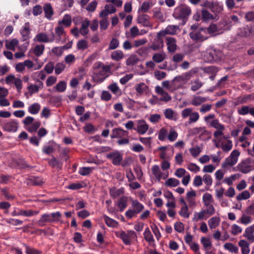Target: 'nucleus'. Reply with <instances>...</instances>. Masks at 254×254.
I'll use <instances>...</instances> for the list:
<instances>
[{
	"instance_id": "nucleus-25",
	"label": "nucleus",
	"mask_w": 254,
	"mask_h": 254,
	"mask_svg": "<svg viewBox=\"0 0 254 254\" xmlns=\"http://www.w3.org/2000/svg\"><path fill=\"white\" fill-rule=\"evenodd\" d=\"M128 134L127 131H126L121 127L114 128L112 130L111 134V138H120L127 136Z\"/></svg>"
},
{
	"instance_id": "nucleus-1",
	"label": "nucleus",
	"mask_w": 254,
	"mask_h": 254,
	"mask_svg": "<svg viewBox=\"0 0 254 254\" xmlns=\"http://www.w3.org/2000/svg\"><path fill=\"white\" fill-rule=\"evenodd\" d=\"M214 200L212 195L208 192L203 194L202 196V202L203 208L199 212L194 213L192 217L193 222H198L200 220H206L215 213V209L213 205Z\"/></svg>"
},
{
	"instance_id": "nucleus-61",
	"label": "nucleus",
	"mask_w": 254,
	"mask_h": 254,
	"mask_svg": "<svg viewBox=\"0 0 254 254\" xmlns=\"http://www.w3.org/2000/svg\"><path fill=\"white\" fill-rule=\"evenodd\" d=\"M23 246L25 248V253L26 254H41V252L34 248L30 247L26 244L23 243Z\"/></svg>"
},
{
	"instance_id": "nucleus-59",
	"label": "nucleus",
	"mask_w": 254,
	"mask_h": 254,
	"mask_svg": "<svg viewBox=\"0 0 254 254\" xmlns=\"http://www.w3.org/2000/svg\"><path fill=\"white\" fill-rule=\"evenodd\" d=\"M250 197L251 194L250 192L248 190H246L237 195L236 198L238 200L240 201L249 199Z\"/></svg>"
},
{
	"instance_id": "nucleus-8",
	"label": "nucleus",
	"mask_w": 254,
	"mask_h": 254,
	"mask_svg": "<svg viewBox=\"0 0 254 254\" xmlns=\"http://www.w3.org/2000/svg\"><path fill=\"white\" fill-rule=\"evenodd\" d=\"M211 127L216 129L213 132V136L215 139H222L224 135L225 126L220 123L217 119H214L211 122Z\"/></svg>"
},
{
	"instance_id": "nucleus-60",
	"label": "nucleus",
	"mask_w": 254,
	"mask_h": 254,
	"mask_svg": "<svg viewBox=\"0 0 254 254\" xmlns=\"http://www.w3.org/2000/svg\"><path fill=\"white\" fill-rule=\"evenodd\" d=\"M41 125L40 122L36 121L26 127L27 130L30 132H35Z\"/></svg>"
},
{
	"instance_id": "nucleus-31",
	"label": "nucleus",
	"mask_w": 254,
	"mask_h": 254,
	"mask_svg": "<svg viewBox=\"0 0 254 254\" xmlns=\"http://www.w3.org/2000/svg\"><path fill=\"white\" fill-rule=\"evenodd\" d=\"M244 236L251 242H254V223L246 229Z\"/></svg>"
},
{
	"instance_id": "nucleus-51",
	"label": "nucleus",
	"mask_w": 254,
	"mask_h": 254,
	"mask_svg": "<svg viewBox=\"0 0 254 254\" xmlns=\"http://www.w3.org/2000/svg\"><path fill=\"white\" fill-rule=\"evenodd\" d=\"M123 52L121 50H116L113 52L111 54V57L113 60L119 61L124 58Z\"/></svg>"
},
{
	"instance_id": "nucleus-53",
	"label": "nucleus",
	"mask_w": 254,
	"mask_h": 254,
	"mask_svg": "<svg viewBox=\"0 0 254 254\" xmlns=\"http://www.w3.org/2000/svg\"><path fill=\"white\" fill-rule=\"evenodd\" d=\"M224 248L232 253H238L239 251L238 248L231 243H227L224 244Z\"/></svg>"
},
{
	"instance_id": "nucleus-16",
	"label": "nucleus",
	"mask_w": 254,
	"mask_h": 254,
	"mask_svg": "<svg viewBox=\"0 0 254 254\" xmlns=\"http://www.w3.org/2000/svg\"><path fill=\"white\" fill-rule=\"evenodd\" d=\"M136 125L134 129L140 135H143L147 132L149 129V125L144 120H139L136 121Z\"/></svg>"
},
{
	"instance_id": "nucleus-48",
	"label": "nucleus",
	"mask_w": 254,
	"mask_h": 254,
	"mask_svg": "<svg viewBox=\"0 0 254 254\" xmlns=\"http://www.w3.org/2000/svg\"><path fill=\"white\" fill-rule=\"evenodd\" d=\"M252 221L253 219L251 216L244 214L242 215L241 217L237 220V222L245 225H247L250 224Z\"/></svg>"
},
{
	"instance_id": "nucleus-44",
	"label": "nucleus",
	"mask_w": 254,
	"mask_h": 254,
	"mask_svg": "<svg viewBox=\"0 0 254 254\" xmlns=\"http://www.w3.org/2000/svg\"><path fill=\"white\" fill-rule=\"evenodd\" d=\"M40 109V105L38 103H34L29 106L28 111L31 114L36 115L39 113Z\"/></svg>"
},
{
	"instance_id": "nucleus-26",
	"label": "nucleus",
	"mask_w": 254,
	"mask_h": 254,
	"mask_svg": "<svg viewBox=\"0 0 254 254\" xmlns=\"http://www.w3.org/2000/svg\"><path fill=\"white\" fill-rule=\"evenodd\" d=\"M20 34L23 38V40H26L30 38V25L29 22H26L22 27Z\"/></svg>"
},
{
	"instance_id": "nucleus-34",
	"label": "nucleus",
	"mask_w": 254,
	"mask_h": 254,
	"mask_svg": "<svg viewBox=\"0 0 254 254\" xmlns=\"http://www.w3.org/2000/svg\"><path fill=\"white\" fill-rule=\"evenodd\" d=\"M43 87V83L42 82H39L37 84H31L28 86L29 92L31 95L35 94L39 92L40 89Z\"/></svg>"
},
{
	"instance_id": "nucleus-9",
	"label": "nucleus",
	"mask_w": 254,
	"mask_h": 254,
	"mask_svg": "<svg viewBox=\"0 0 254 254\" xmlns=\"http://www.w3.org/2000/svg\"><path fill=\"white\" fill-rule=\"evenodd\" d=\"M240 155V152L238 150L232 151L230 155L225 159L224 162L222 164V168H226L228 167L235 165L238 161V157Z\"/></svg>"
},
{
	"instance_id": "nucleus-63",
	"label": "nucleus",
	"mask_w": 254,
	"mask_h": 254,
	"mask_svg": "<svg viewBox=\"0 0 254 254\" xmlns=\"http://www.w3.org/2000/svg\"><path fill=\"white\" fill-rule=\"evenodd\" d=\"M178 135L177 131L174 128H171L168 134L167 138L169 141L173 142L177 139Z\"/></svg>"
},
{
	"instance_id": "nucleus-30",
	"label": "nucleus",
	"mask_w": 254,
	"mask_h": 254,
	"mask_svg": "<svg viewBox=\"0 0 254 254\" xmlns=\"http://www.w3.org/2000/svg\"><path fill=\"white\" fill-rule=\"evenodd\" d=\"M209 100V97H202L200 96H194L191 100L190 103L194 106H199L202 103Z\"/></svg>"
},
{
	"instance_id": "nucleus-50",
	"label": "nucleus",
	"mask_w": 254,
	"mask_h": 254,
	"mask_svg": "<svg viewBox=\"0 0 254 254\" xmlns=\"http://www.w3.org/2000/svg\"><path fill=\"white\" fill-rule=\"evenodd\" d=\"M66 82L60 81L54 87V89L59 92H64L66 90Z\"/></svg>"
},
{
	"instance_id": "nucleus-7",
	"label": "nucleus",
	"mask_w": 254,
	"mask_h": 254,
	"mask_svg": "<svg viewBox=\"0 0 254 254\" xmlns=\"http://www.w3.org/2000/svg\"><path fill=\"white\" fill-rule=\"evenodd\" d=\"M222 57V53L215 49L207 50L204 56V60L208 63L219 61Z\"/></svg>"
},
{
	"instance_id": "nucleus-45",
	"label": "nucleus",
	"mask_w": 254,
	"mask_h": 254,
	"mask_svg": "<svg viewBox=\"0 0 254 254\" xmlns=\"http://www.w3.org/2000/svg\"><path fill=\"white\" fill-rule=\"evenodd\" d=\"M103 218L106 225L108 227L112 228L118 227L119 223L116 220L113 219L105 215L103 216Z\"/></svg>"
},
{
	"instance_id": "nucleus-17",
	"label": "nucleus",
	"mask_w": 254,
	"mask_h": 254,
	"mask_svg": "<svg viewBox=\"0 0 254 254\" xmlns=\"http://www.w3.org/2000/svg\"><path fill=\"white\" fill-rule=\"evenodd\" d=\"M151 171L155 178L158 181H160L162 179H165L168 177V173L162 172L160 167L157 165L152 166Z\"/></svg>"
},
{
	"instance_id": "nucleus-2",
	"label": "nucleus",
	"mask_w": 254,
	"mask_h": 254,
	"mask_svg": "<svg viewBox=\"0 0 254 254\" xmlns=\"http://www.w3.org/2000/svg\"><path fill=\"white\" fill-rule=\"evenodd\" d=\"M144 205L137 199H131V208L125 212V216L128 219L135 217L143 210Z\"/></svg>"
},
{
	"instance_id": "nucleus-29",
	"label": "nucleus",
	"mask_w": 254,
	"mask_h": 254,
	"mask_svg": "<svg viewBox=\"0 0 254 254\" xmlns=\"http://www.w3.org/2000/svg\"><path fill=\"white\" fill-rule=\"evenodd\" d=\"M90 21L87 18H85L81 21V27L79 29L80 31V34L82 36H86L89 33V26L90 25Z\"/></svg>"
},
{
	"instance_id": "nucleus-27",
	"label": "nucleus",
	"mask_w": 254,
	"mask_h": 254,
	"mask_svg": "<svg viewBox=\"0 0 254 254\" xmlns=\"http://www.w3.org/2000/svg\"><path fill=\"white\" fill-rule=\"evenodd\" d=\"M166 40L168 51L170 53H174L177 47L176 39L173 37H168Z\"/></svg>"
},
{
	"instance_id": "nucleus-23",
	"label": "nucleus",
	"mask_w": 254,
	"mask_h": 254,
	"mask_svg": "<svg viewBox=\"0 0 254 254\" xmlns=\"http://www.w3.org/2000/svg\"><path fill=\"white\" fill-rule=\"evenodd\" d=\"M221 149L225 152L230 151L233 147V142L224 136L220 140Z\"/></svg>"
},
{
	"instance_id": "nucleus-38",
	"label": "nucleus",
	"mask_w": 254,
	"mask_h": 254,
	"mask_svg": "<svg viewBox=\"0 0 254 254\" xmlns=\"http://www.w3.org/2000/svg\"><path fill=\"white\" fill-rule=\"evenodd\" d=\"M127 197L126 196L121 197L118 200L117 206L120 211H123L127 206Z\"/></svg>"
},
{
	"instance_id": "nucleus-42",
	"label": "nucleus",
	"mask_w": 254,
	"mask_h": 254,
	"mask_svg": "<svg viewBox=\"0 0 254 254\" xmlns=\"http://www.w3.org/2000/svg\"><path fill=\"white\" fill-rule=\"evenodd\" d=\"M44 11L45 17L47 19H50L54 13L51 4L49 3H46L44 6Z\"/></svg>"
},
{
	"instance_id": "nucleus-57",
	"label": "nucleus",
	"mask_w": 254,
	"mask_h": 254,
	"mask_svg": "<svg viewBox=\"0 0 254 254\" xmlns=\"http://www.w3.org/2000/svg\"><path fill=\"white\" fill-rule=\"evenodd\" d=\"M179 180L175 178H169L165 182V185L167 187H175L180 184Z\"/></svg>"
},
{
	"instance_id": "nucleus-58",
	"label": "nucleus",
	"mask_w": 254,
	"mask_h": 254,
	"mask_svg": "<svg viewBox=\"0 0 254 254\" xmlns=\"http://www.w3.org/2000/svg\"><path fill=\"white\" fill-rule=\"evenodd\" d=\"M97 56V54L94 53L89 56L84 62L83 65L85 67L89 66L91 64L92 62L96 59Z\"/></svg>"
},
{
	"instance_id": "nucleus-49",
	"label": "nucleus",
	"mask_w": 254,
	"mask_h": 254,
	"mask_svg": "<svg viewBox=\"0 0 254 254\" xmlns=\"http://www.w3.org/2000/svg\"><path fill=\"white\" fill-rule=\"evenodd\" d=\"M45 50V46L44 45H36L32 50L34 55L37 57H40L43 54Z\"/></svg>"
},
{
	"instance_id": "nucleus-36",
	"label": "nucleus",
	"mask_w": 254,
	"mask_h": 254,
	"mask_svg": "<svg viewBox=\"0 0 254 254\" xmlns=\"http://www.w3.org/2000/svg\"><path fill=\"white\" fill-rule=\"evenodd\" d=\"M221 219L219 217L213 216L208 220V225L210 229H214L220 224Z\"/></svg>"
},
{
	"instance_id": "nucleus-64",
	"label": "nucleus",
	"mask_w": 254,
	"mask_h": 254,
	"mask_svg": "<svg viewBox=\"0 0 254 254\" xmlns=\"http://www.w3.org/2000/svg\"><path fill=\"white\" fill-rule=\"evenodd\" d=\"M250 108L249 106H242L238 109V113L240 115H246L250 113Z\"/></svg>"
},
{
	"instance_id": "nucleus-6",
	"label": "nucleus",
	"mask_w": 254,
	"mask_h": 254,
	"mask_svg": "<svg viewBox=\"0 0 254 254\" xmlns=\"http://www.w3.org/2000/svg\"><path fill=\"white\" fill-rule=\"evenodd\" d=\"M61 214L60 212H56L51 214H44L41 217L38 221V224L41 226H43L45 223H52L59 221Z\"/></svg>"
},
{
	"instance_id": "nucleus-21",
	"label": "nucleus",
	"mask_w": 254,
	"mask_h": 254,
	"mask_svg": "<svg viewBox=\"0 0 254 254\" xmlns=\"http://www.w3.org/2000/svg\"><path fill=\"white\" fill-rule=\"evenodd\" d=\"M137 22L145 27H151L152 24L150 21V17L145 14H139L136 19Z\"/></svg>"
},
{
	"instance_id": "nucleus-18",
	"label": "nucleus",
	"mask_w": 254,
	"mask_h": 254,
	"mask_svg": "<svg viewBox=\"0 0 254 254\" xmlns=\"http://www.w3.org/2000/svg\"><path fill=\"white\" fill-rule=\"evenodd\" d=\"M106 157L108 159L111 160L114 165H119L123 160L122 154L118 151L107 154Z\"/></svg>"
},
{
	"instance_id": "nucleus-11",
	"label": "nucleus",
	"mask_w": 254,
	"mask_h": 254,
	"mask_svg": "<svg viewBox=\"0 0 254 254\" xmlns=\"http://www.w3.org/2000/svg\"><path fill=\"white\" fill-rule=\"evenodd\" d=\"M190 38L196 42H202L207 39L206 29L199 28L198 30H193L190 33Z\"/></svg>"
},
{
	"instance_id": "nucleus-40",
	"label": "nucleus",
	"mask_w": 254,
	"mask_h": 254,
	"mask_svg": "<svg viewBox=\"0 0 254 254\" xmlns=\"http://www.w3.org/2000/svg\"><path fill=\"white\" fill-rule=\"evenodd\" d=\"M167 55L164 52H161L154 54L152 56V60L156 63H160L166 58Z\"/></svg>"
},
{
	"instance_id": "nucleus-20",
	"label": "nucleus",
	"mask_w": 254,
	"mask_h": 254,
	"mask_svg": "<svg viewBox=\"0 0 254 254\" xmlns=\"http://www.w3.org/2000/svg\"><path fill=\"white\" fill-rule=\"evenodd\" d=\"M134 89L138 96L146 95L149 91V87L144 82L136 84Z\"/></svg>"
},
{
	"instance_id": "nucleus-24",
	"label": "nucleus",
	"mask_w": 254,
	"mask_h": 254,
	"mask_svg": "<svg viewBox=\"0 0 254 254\" xmlns=\"http://www.w3.org/2000/svg\"><path fill=\"white\" fill-rule=\"evenodd\" d=\"M72 23L71 16L68 14H64L63 18L58 21L57 25L64 28H67L71 26Z\"/></svg>"
},
{
	"instance_id": "nucleus-28",
	"label": "nucleus",
	"mask_w": 254,
	"mask_h": 254,
	"mask_svg": "<svg viewBox=\"0 0 254 254\" xmlns=\"http://www.w3.org/2000/svg\"><path fill=\"white\" fill-rule=\"evenodd\" d=\"M46 74L44 70H40L33 72L31 75L32 79L39 83V82H42L45 79Z\"/></svg>"
},
{
	"instance_id": "nucleus-13",
	"label": "nucleus",
	"mask_w": 254,
	"mask_h": 254,
	"mask_svg": "<svg viewBox=\"0 0 254 254\" xmlns=\"http://www.w3.org/2000/svg\"><path fill=\"white\" fill-rule=\"evenodd\" d=\"M254 169V165L249 159L242 161L237 166V170L244 174L248 173Z\"/></svg>"
},
{
	"instance_id": "nucleus-4",
	"label": "nucleus",
	"mask_w": 254,
	"mask_h": 254,
	"mask_svg": "<svg viewBox=\"0 0 254 254\" xmlns=\"http://www.w3.org/2000/svg\"><path fill=\"white\" fill-rule=\"evenodd\" d=\"M191 13V9L187 5H180L176 7L173 13L175 19L186 21Z\"/></svg>"
},
{
	"instance_id": "nucleus-46",
	"label": "nucleus",
	"mask_w": 254,
	"mask_h": 254,
	"mask_svg": "<svg viewBox=\"0 0 254 254\" xmlns=\"http://www.w3.org/2000/svg\"><path fill=\"white\" fill-rule=\"evenodd\" d=\"M153 6L152 2L149 1H144L140 7L138 9V12L145 13L147 12L149 9Z\"/></svg>"
},
{
	"instance_id": "nucleus-10",
	"label": "nucleus",
	"mask_w": 254,
	"mask_h": 254,
	"mask_svg": "<svg viewBox=\"0 0 254 254\" xmlns=\"http://www.w3.org/2000/svg\"><path fill=\"white\" fill-rule=\"evenodd\" d=\"M117 236L121 239L126 245H130L132 240L136 238L135 233L132 230L119 232L117 233Z\"/></svg>"
},
{
	"instance_id": "nucleus-3",
	"label": "nucleus",
	"mask_w": 254,
	"mask_h": 254,
	"mask_svg": "<svg viewBox=\"0 0 254 254\" xmlns=\"http://www.w3.org/2000/svg\"><path fill=\"white\" fill-rule=\"evenodd\" d=\"M52 42L64 44L66 41L67 34L64 29L63 27L57 25L55 28V33H51Z\"/></svg>"
},
{
	"instance_id": "nucleus-41",
	"label": "nucleus",
	"mask_w": 254,
	"mask_h": 254,
	"mask_svg": "<svg viewBox=\"0 0 254 254\" xmlns=\"http://www.w3.org/2000/svg\"><path fill=\"white\" fill-rule=\"evenodd\" d=\"M124 192L125 191L123 188L117 189L114 187L110 189V194L113 198L118 197L120 195L124 194Z\"/></svg>"
},
{
	"instance_id": "nucleus-22",
	"label": "nucleus",
	"mask_w": 254,
	"mask_h": 254,
	"mask_svg": "<svg viewBox=\"0 0 254 254\" xmlns=\"http://www.w3.org/2000/svg\"><path fill=\"white\" fill-rule=\"evenodd\" d=\"M155 90L160 96V101L167 102L171 100V96L160 86H156Z\"/></svg>"
},
{
	"instance_id": "nucleus-14",
	"label": "nucleus",
	"mask_w": 254,
	"mask_h": 254,
	"mask_svg": "<svg viewBox=\"0 0 254 254\" xmlns=\"http://www.w3.org/2000/svg\"><path fill=\"white\" fill-rule=\"evenodd\" d=\"M165 36L164 34L161 31L158 32L150 48L154 51L158 50L163 48L164 47L163 38Z\"/></svg>"
},
{
	"instance_id": "nucleus-35",
	"label": "nucleus",
	"mask_w": 254,
	"mask_h": 254,
	"mask_svg": "<svg viewBox=\"0 0 254 254\" xmlns=\"http://www.w3.org/2000/svg\"><path fill=\"white\" fill-rule=\"evenodd\" d=\"M19 44V41L17 39L7 40L5 41V46L7 49L15 51Z\"/></svg>"
},
{
	"instance_id": "nucleus-47",
	"label": "nucleus",
	"mask_w": 254,
	"mask_h": 254,
	"mask_svg": "<svg viewBox=\"0 0 254 254\" xmlns=\"http://www.w3.org/2000/svg\"><path fill=\"white\" fill-rule=\"evenodd\" d=\"M200 242L203 246L204 250L211 249L212 242L208 238L203 237L200 239Z\"/></svg>"
},
{
	"instance_id": "nucleus-5",
	"label": "nucleus",
	"mask_w": 254,
	"mask_h": 254,
	"mask_svg": "<svg viewBox=\"0 0 254 254\" xmlns=\"http://www.w3.org/2000/svg\"><path fill=\"white\" fill-rule=\"evenodd\" d=\"M94 68H95V71L100 69H102L103 77H99L98 73H94L92 76L93 80L97 83L102 82L108 76L107 73L109 70V67L104 65L102 63L98 62L95 63Z\"/></svg>"
},
{
	"instance_id": "nucleus-33",
	"label": "nucleus",
	"mask_w": 254,
	"mask_h": 254,
	"mask_svg": "<svg viewBox=\"0 0 254 254\" xmlns=\"http://www.w3.org/2000/svg\"><path fill=\"white\" fill-rule=\"evenodd\" d=\"M179 29V27L177 25H169L166 27L164 30H162L161 32L163 33L165 36L167 34L175 35L177 33Z\"/></svg>"
},
{
	"instance_id": "nucleus-62",
	"label": "nucleus",
	"mask_w": 254,
	"mask_h": 254,
	"mask_svg": "<svg viewBox=\"0 0 254 254\" xmlns=\"http://www.w3.org/2000/svg\"><path fill=\"white\" fill-rule=\"evenodd\" d=\"M253 29L252 27L247 26L246 27H244L242 29V31L240 33V36L242 37H248L251 36Z\"/></svg>"
},
{
	"instance_id": "nucleus-54",
	"label": "nucleus",
	"mask_w": 254,
	"mask_h": 254,
	"mask_svg": "<svg viewBox=\"0 0 254 254\" xmlns=\"http://www.w3.org/2000/svg\"><path fill=\"white\" fill-rule=\"evenodd\" d=\"M143 235L145 240L149 243H152L154 242L153 235H152L151 231H150L148 227H147L145 229Z\"/></svg>"
},
{
	"instance_id": "nucleus-19",
	"label": "nucleus",
	"mask_w": 254,
	"mask_h": 254,
	"mask_svg": "<svg viewBox=\"0 0 254 254\" xmlns=\"http://www.w3.org/2000/svg\"><path fill=\"white\" fill-rule=\"evenodd\" d=\"M33 41L35 42L39 43H52L51 34L48 35L45 32H40L38 33L34 38Z\"/></svg>"
},
{
	"instance_id": "nucleus-12",
	"label": "nucleus",
	"mask_w": 254,
	"mask_h": 254,
	"mask_svg": "<svg viewBox=\"0 0 254 254\" xmlns=\"http://www.w3.org/2000/svg\"><path fill=\"white\" fill-rule=\"evenodd\" d=\"M225 25L224 22L211 23L206 29V32L211 35H217L223 32Z\"/></svg>"
},
{
	"instance_id": "nucleus-52",
	"label": "nucleus",
	"mask_w": 254,
	"mask_h": 254,
	"mask_svg": "<svg viewBox=\"0 0 254 254\" xmlns=\"http://www.w3.org/2000/svg\"><path fill=\"white\" fill-rule=\"evenodd\" d=\"M201 17L203 21H209L214 19V16L206 9H202Z\"/></svg>"
},
{
	"instance_id": "nucleus-43",
	"label": "nucleus",
	"mask_w": 254,
	"mask_h": 254,
	"mask_svg": "<svg viewBox=\"0 0 254 254\" xmlns=\"http://www.w3.org/2000/svg\"><path fill=\"white\" fill-rule=\"evenodd\" d=\"M195 72L196 70L191 69L189 72L186 73L184 75L175 77L173 79V81H184L190 78L191 73H194Z\"/></svg>"
},
{
	"instance_id": "nucleus-39",
	"label": "nucleus",
	"mask_w": 254,
	"mask_h": 254,
	"mask_svg": "<svg viewBox=\"0 0 254 254\" xmlns=\"http://www.w3.org/2000/svg\"><path fill=\"white\" fill-rule=\"evenodd\" d=\"M107 88L115 95L120 96L122 94V90L116 82L110 84L108 86Z\"/></svg>"
},
{
	"instance_id": "nucleus-55",
	"label": "nucleus",
	"mask_w": 254,
	"mask_h": 254,
	"mask_svg": "<svg viewBox=\"0 0 254 254\" xmlns=\"http://www.w3.org/2000/svg\"><path fill=\"white\" fill-rule=\"evenodd\" d=\"M190 89L193 91H196L200 89L203 85V83L199 79H197L190 82Z\"/></svg>"
},
{
	"instance_id": "nucleus-32",
	"label": "nucleus",
	"mask_w": 254,
	"mask_h": 254,
	"mask_svg": "<svg viewBox=\"0 0 254 254\" xmlns=\"http://www.w3.org/2000/svg\"><path fill=\"white\" fill-rule=\"evenodd\" d=\"M238 245L241 248L242 254H249L250 252V244L245 240H240Z\"/></svg>"
},
{
	"instance_id": "nucleus-15",
	"label": "nucleus",
	"mask_w": 254,
	"mask_h": 254,
	"mask_svg": "<svg viewBox=\"0 0 254 254\" xmlns=\"http://www.w3.org/2000/svg\"><path fill=\"white\" fill-rule=\"evenodd\" d=\"M19 127V123L15 119L10 120L5 122L2 126V129L9 132H16Z\"/></svg>"
},
{
	"instance_id": "nucleus-37",
	"label": "nucleus",
	"mask_w": 254,
	"mask_h": 254,
	"mask_svg": "<svg viewBox=\"0 0 254 254\" xmlns=\"http://www.w3.org/2000/svg\"><path fill=\"white\" fill-rule=\"evenodd\" d=\"M164 114L167 119L176 121L177 114L171 108H167L164 110Z\"/></svg>"
},
{
	"instance_id": "nucleus-56",
	"label": "nucleus",
	"mask_w": 254,
	"mask_h": 254,
	"mask_svg": "<svg viewBox=\"0 0 254 254\" xmlns=\"http://www.w3.org/2000/svg\"><path fill=\"white\" fill-rule=\"evenodd\" d=\"M211 10L213 12L220 13L223 10V6L218 2H214Z\"/></svg>"
}]
</instances>
